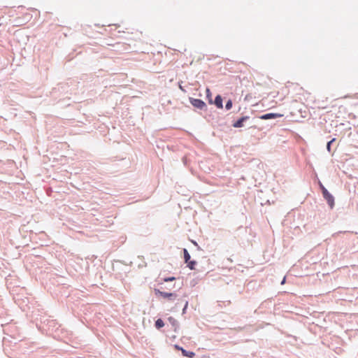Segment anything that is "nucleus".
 I'll list each match as a JSON object with an SVG mask.
<instances>
[{
	"label": "nucleus",
	"mask_w": 358,
	"mask_h": 358,
	"mask_svg": "<svg viewBox=\"0 0 358 358\" xmlns=\"http://www.w3.org/2000/svg\"><path fill=\"white\" fill-rule=\"evenodd\" d=\"M323 196L326 199L327 202L331 208H333L334 206V196L327 191H324Z\"/></svg>",
	"instance_id": "nucleus-3"
},
{
	"label": "nucleus",
	"mask_w": 358,
	"mask_h": 358,
	"mask_svg": "<svg viewBox=\"0 0 358 358\" xmlns=\"http://www.w3.org/2000/svg\"><path fill=\"white\" fill-rule=\"evenodd\" d=\"M189 101L195 108L203 109L206 107V103L201 99L190 98Z\"/></svg>",
	"instance_id": "nucleus-2"
},
{
	"label": "nucleus",
	"mask_w": 358,
	"mask_h": 358,
	"mask_svg": "<svg viewBox=\"0 0 358 358\" xmlns=\"http://www.w3.org/2000/svg\"><path fill=\"white\" fill-rule=\"evenodd\" d=\"M187 264V266L191 269H194V266L196 265L195 261H189Z\"/></svg>",
	"instance_id": "nucleus-11"
},
{
	"label": "nucleus",
	"mask_w": 358,
	"mask_h": 358,
	"mask_svg": "<svg viewBox=\"0 0 358 358\" xmlns=\"http://www.w3.org/2000/svg\"><path fill=\"white\" fill-rule=\"evenodd\" d=\"M248 116H243L233 124V127L236 128H240L243 126V122L248 120Z\"/></svg>",
	"instance_id": "nucleus-5"
},
{
	"label": "nucleus",
	"mask_w": 358,
	"mask_h": 358,
	"mask_svg": "<svg viewBox=\"0 0 358 358\" xmlns=\"http://www.w3.org/2000/svg\"><path fill=\"white\" fill-rule=\"evenodd\" d=\"M174 348H175V349H176L178 350H180V351H181V349H183L182 347H180L178 345H175Z\"/></svg>",
	"instance_id": "nucleus-16"
},
{
	"label": "nucleus",
	"mask_w": 358,
	"mask_h": 358,
	"mask_svg": "<svg viewBox=\"0 0 358 358\" xmlns=\"http://www.w3.org/2000/svg\"><path fill=\"white\" fill-rule=\"evenodd\" d=\"M175 280V278H174V277H171V278H165V279H164V281H165V282H168V281H172V280Z\"/></svg>",
	"instance_id": "nucleus-15"
},
{
	"label": "nucleus",
	"mask_w": 358,
	"mask_h": 358,
	"mask_svg": "<svg viewBox=\"0 0 358 358\" xmlns=\"http://www.w3.org/2000/svg\"><path fill=\"white\" fill-rule=\"evenodd\" d=\"M164 326V322L162 319H158L155 322V327L157 329H160Z\"/></svg>",
	"instance_id": "nucleus-8"
},
{
	"label": "nucleus",
	"mask_w": 358,
	"mask_h": 358,
	"mask_svg": "<svg viewBox=\"0 0 358 358\" xmlns=\"http://www.w3.org/2000/svg\"><path fill=\"white\" fill-rule=\"evenodd\" d=\"M206 96L208 99L209 103H213V101H212V98H211V92H210V89L207 88L206 90Z\"/></svg>",
	"instance_id": "nucleus-10"
},
{
	"label": "nucleus",
	"mask_w": 358,
	"mask_h": 358,
	"mask_svg": "<svg viewBox=\"0 0 358 358\" xmlns=\"http://www.w3.org/2000/svg\"><path fill=\"white\" fill-rule=\"evenodd\" d=\"M320 187L321 188L322 194L324 193V191L327 190L321 182H320Z\"/></svg>",
	"instance_id": "nucleus-14"
},
{
	"label": "nucleus",
	"mask_w": 358,
	"mask_h": 358,
	"mask_svg": "<svg viewBox=\"0 0 358 358\" xmlns=\"http://www.w3.org/2000/svg\"><path fill=\"white\" fill-rule=\"evenodd\" d=\"M232 105H233V103H232V101H231V100H229V101L227 102L226 105H225V108H226V109H227V110H230V109L231 108V107H232Z\"/></svg>",
	"instance_id": "nucleus-12"
},
{
	"label": "nucleus",
	"mask_w": 358,
	"mask_h": 358,
	"mask_svg": "<svg viewBox=\"0 0 358 358\" xmlns=\"http://www.w3.org/2000/svg\"><path fill=\"white\" fill-rule=\"evenodd\" d=\"M181 352H182L183 356L187 357H189V358H192L193 357L195 356V353L194 352L187 351L185 349H181Z\"/></svg>",
	"instance_id": "nucleus-7"
},
{
	"label": "nucleus",
	"mask_w": 358,
	"mask_h": 358,
	"mask_svg": "<svg viewBox=\"0 0 358 358\" xmlns=\"http://www.w3.org/2000/svg\"><path fill=\"white\" fill-rule=\"evenodd\" d=\"M214 103L215 104V106L218 108H223V105H222V99L220 95H217L216 96L215 99V101H214Z\"/></svg>",
	"instance_id": "nucleus-6"
},
{
	"label": "nucleus",
	"mask_w": 358,
	"mask_h": 358,
	"mask_svg": "<svg viewBox=\"0 0 358 358\" xmlns=\"http://www.w3.org/2000/svg\"><path fill=\"white\" fill-rule=\"evenodd\" d=\"M183 253H184V259H185V263H188V262L189 261L190 259V255L187 251V249H183Z\"/></svg>",
	"instance_id": "nucleus-9"
},
{
	"label": "nucleus",
	"mask_w": 358,
	"mask_h": 358,
	"mask_svg": "<svg viewBox=\"0 0 358 358\" xmlns=\"http://www.w3.org/2000/svg\"><path fill=\"white\" fill-rule=\"evenodd\" d=\"M282 114L279 113H267L259 117L261 120H269L282 117Z\"/></svg>",
	"instance_id": "nucleus-4"
},
{
	"label": "nucleus",
	"mask_w": 358,
	"mask_h": 358,
	"mask_svg": "<svg viewBox=\"0 0 358 358\" xmlns=\"http://www.w3.org/2000/svg\"><path fill=\"white\" fill-rule=\"evenodd\" d=\"M155 293L156 295H159L164 299H168L169 300H173L176 297V294L175 293H169L166 292H162L159 289H155Z\"/></svg>",
	"instance_id": "nucleus-1"
},
{
	"label": "nucleus",
	"mask_w": 358,
	"mask_h": 358,
	"mask_svg": "<svg viewBox=\"0 0 358 358\" xmlns=\"http://www.w3.org/2000/svg\"><path fill=\"white\" fill-rule=\"evenodd\" d=\"M286 282V278L284 277V278L282 279V282H281V285H284Z\"/></svg>",
	"instance_id": "nucleus-17"
},
{
	"label": "nucleus",
	"mask_w": 358,
	"mask_h": 358,
	"mask_svg": "<svg viewBox=\"0 0 358 358\" xmlns=\"http://www.w3.org/2000/svg\"><path fill=\"white\" fill-rule=\"evenodd\" d=\"M336 141V138H333L331 139L330 141H329L327 143V149L329 152L331 151V145L332 144L333 142H334Z\"/></svg>",
	"instance_id": "nucleus-13"
}]
</instances>
